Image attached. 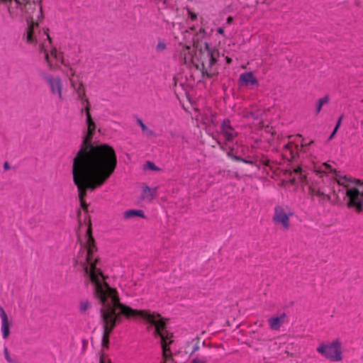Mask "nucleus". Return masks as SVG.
<instances>
[{"mask_svg":"<svg viewBox=\"0 0 363 363\" xmlns=\"http://www.w3.org/2000/svg\"><path fill=\"white\" fill-rule=\"evenodd\" d=\"M73 182L77 187L80 205L85 210L87 203L84 199L88 191H94L103 186L112 175V172L101 171L78 170L72 169Z\"/></svg>","mask_w":363,"mask_h":363,"instance_id":"obj_5","label":"nucleus"},{"mask_svg":"<svg viewBox=\"0 0 363 363\" xmlns=\"http://www.w3.org/2000/svg\"><path fill=\"white\" fill-rule=\"evenodd\" d=\"M191 363H193L192 361L191 362Z\"/></svg>","mask_w":363,"mask_h":363,"instance_id":"obj_50","label":"nucleus"},{"mask_svg":"<svg viewBox=\"0 0 363 363\" xmlns=\"http://www.w3.org/2000/svg\"><path fill=\"white\" fill-rule=\"evenodd\" d=\"M86 243H81L79 251L77 262L81 264L89 281L94 285V291L96 296L104 297L106 294L116 292V289L111 288L106 281L108 278L102 271L97 267L100 259L94 257V253L97 251L92 230L89 228L86 233Z\"/></svg>","mask_w":363,"mask_h":363,"instance_id":"obj_4","label":"nucleus"},{"mask_svg":"<svg viewBox=\"0 0 363 363\" xmlns=\"http://www.w3.org/2000/svg\"><path fill=\"white\" fill-rule=\"evenodd\" d=\"M239 80L242 84L244 85H252V86H259V82L257 79L255 77L252 72H246L244 73H242L240 75Z\"/></svg>","mask_w":363,"mask_h":363,"instance_id":"obj_16","label":"nucleus"},{"mask_svg":"<svg viewBox=\"0 0 363 363\" xmlns=\"http://www.w3.org/2000/svg\"><path fill=\"white\" fill-rule=\"evenodd\" d=\"M286 313H282L279 316L272 317L268 319V323L269 327L273 330H279L281 326L284 323V319L286 318Z\"/></svg>","mask_w":363,"mask_h":363,"instance_id":"obj_17","label":"nucleus"},{"mask_svg":"<svg viewBox=\"0 0 363 363\" xmlns=\"http://www.w3.org/2000/svg\"><path fill=\"white\" fill-rule=\"evenodd\" d=\"M0 317L1 319V330L2 333V337L4 339H6L10 335L11 323L9 321L6 313L1 306H0Z\"/></svg>","mask_w":363,"mask_h":363,"instance_id":"obj_15","label":"nucleus"},{"mask_svg":"<svg viewBox=\"0 0 363 363\" xmlns=\"http://www.w3.org/2000/svg\"><path fill=\"white\" fill-rule=\"evenodd\" d=\"M162 363H167V362H162Z\"/></svg>","mask_w":363,"mask_h":363,"instance_id":"obj_49","label":"nucleus"},{"mask_svg":"<svg viewBox=\"0 0 363 363\" xmlns=\"http://www.w3.org/2000/svg\"><path fill=\"white\" fill-rule=\"evenodd\" d=\"M324 166H325V169L330 171L335 177V180L333 181L332 183H333V182L337 183L338 182H340L341 177H344L345 176V175L342 176V174H340V172L337 171L336 169H333V167L328 163H324Z\"/></svg>","mask_w":363,"mask_h":363,"instance_id":"obj_23","label":"nucleus"},{"mask_svg":"<svg viewBox=\"0 0 363 363\" xmlns=\"http://www.w3.org/2000/svg\"><path fill=\"white\" fill-rule=\"evenodd\" d=\"M302 171L303 170H302V168L301 167H297L294 169L295 173L297 174H299L300 177H301V180H303V179H305L306 177L302 175Z\"/></svg>","mask_w":363,"mask_h":363,"instance_id":"obj_35","label":"nucleus"},{"mask_svg":"<svg viewBox=\"0 0 363 363\" xmlns=\"http://www.w3.org/2000/svg\"><path fill=\"white\" fill-rule=\"evenodd\" d=\"M5 4L11 18L23 20V3L20 0H13L11 3L9 2Z\"/></svg>","mask_w":363,"mask_h":363,"instance_id":"obj_11","label":"nucleus"},{"mask_svg":"<svg viewBox=\"0 0 363 363\" xmlns=\"http://www.w3.org/2000/svg\"><path fill=\"white\" fill-rule=\"evenodd\" d=\"M298 147L293 143L284 145L282 155L289 161L295 160L298 157Z\"/></svg>","mask_w":363,"mask_h":363,"instance_id":"obj_13","label":"nucleus"},{"mask_svg":"<svg viewBox=\"0 0 363 363\" xmlns=\"http://www.w3.org/2000/svg\"><path fill=\"white\" fill-rule=\"evenodd\" d=\"M91 308V303L88 300H82L79 303V310L81 313H84Z\"/></svg>","mask_w":363,"mask_h":363,"instance_id":"obj_25","label":"nucleus"},{"mask_svg":"<svg viewBox=\"0 0 363 363\" xmlns=\"http://www.w3.org/2000/svg\"><path fill=\"white\" fill-rule=\"evenodd\" d=\"M191 361L193 363H206L207 359L205 357H202L201 358L196 357L193 359Z\"/></svg>","mask_w":363,"mask_h":363,"instance_id":"obj_34","label":"nucleus"},{"mask_svg":"<svg viewBox=\"0 0 363 363\" xmlns=\"http://www.w3.org/2000/svg\"><path fill=\"white\" fill-rule=\"evenodd\" d=\"M221 133L225 138V140L228 142L233 141V139L236 137L237 133L234 130V128L230 125V121L229 119H224L221 123L220 126Z\"/></svg>","mask_w":363,"mask_h":363,"instance_id":"obj_14","label":"nucleus"},{"mask_svg":"<svg viewBox=\"0 0 363 363\" xmlns=\"http://www.w3.org/2000/svg\"><path fill=\"white\" fill-rule=\"evenodd\" d=\"M23 20H26L28 24L33 23L35 20L38 19L42 14L41 7L34 1L32 2L27 1L23 3Z\"/></svg>","mask_w":363,"mask_h":363,"instance_id":"obj_9","label":"nucleus"},{"mask_svg":"<svg viewBox=\"0 0 363 363\" xmlns=\"http://www.w3.org/2000/svg\"><path fill=\"white\" fill-rule=\"evenodd\" d=\"M337 132V130L334 128L333 132L331 133V134L330 135V136L328 138V140H331L335 137V135H336Z\"/></svg>","mask_w":363,"mask_h":363,"instance_id":"obj_40","label":"nucleus"},{"mask_svg":"<svg viewBox=\"0 0 363 363\" xmlns=\"http://www.w3.org/2000/svg\"><path fill=\"white\" fill-rule=\"evenodd\" d=\"M26 42L30 44H36L38 40L35 35V29L32 26H29L26 29V33L24 34Z\"/></svg>","mask_w":363,"mask_h":363,"instance_id":"obj_22","label":"nucleus"},{"mask_svg":"<svg viewBox=\"0 0 363 363\" xmlns=\"http://www.w3.org/2000/svg\"><path fill=\"white\" fill-rule=\"evenodd\" d=\"M156 49L157 51H160V50H163L166 49L165 43H162V42L158 43V44L157 45Z\"/></svg>","mask_w":363,"mask_h":363,"instance_id":"obj_36","label":"nucleus"},{"mask_svg":"<svg viewBox=\"0 0 363 363\" xmlns=\"http://www.w3.org/2000/svg\"><path fill=\"white\" fill-rule=\"evenodd\" d=\"M217 32L223 35H224V33H225V30H224V28H222V27H220L217 29Z\"/></svg>","mask_w":363,"mask_h":363,"instance_id":"obj_42","label":"nucleus"},{"mask_svg":"<svg viewBox=\"0 0 363 363\" xmlns=\"http://www.w3.org/2000/svg\"><path fill=\"white\" fill-rule=\"evenodd\" d=\"M317 352L322 356L333 362L341 361L342 359L341 351V342L339 340H335L328 345L321 344L318 348Z\"/></svg>","mask_w":363,"mask_h":363,"instance_id":"obj_7","label":"nucleus"},{"mask_svg":"<svg viewBox=\"0 0 363 363\" xmlns=\"http://www.w3.org/2000/svg\"><path fill=\"white\" fill-rule=\"evenodd\" d=\"M72 86H73L74 89L75 90V91L77 94V99L79 100L84 101L87 104L86 107L84 108V110L86 111V123L87 125L86 130H89V132L95 133L96 127V124H95L94 121H93L91 116L90 114V112H89V111H90L89 101L87 99H84L85 91L83 89V84H82V83H80L79 84V86L77 87L75 86V84L73 82H72Z\"/></svg>","mask_w":363,"mask_h":363,"instance_id":"obj_8","label":"nucleus"},{"mask_svg":"<svg viewBox=\"0 0 363 363\" xmlns=\"http://www.w3.org/2000/svg\"><path fill=\"white\" fill-rule=\"evenodd\" d=\"M41 77L49 84L52 94H57L59 99H62V84L61 79L59 77H53L51 74L42 73Z\"/></svg>","mask_w":363,"mask_h":363,"instance_id":"obj_10","label":"nucleus"},{"mask_svg":"<svg viewBox=\"0 0 363 363\" xmlns=\"http://www.w3.org/2000/svg\"><path fill=\"white\" fill-rule=\"evenodd\" d=\"M123 217L125 219H129L133 217H140L146 218V216L143 210L140 209H130L123 213Z\"/></svg>","mask_w":363,"mask_h":363,"instance_id":"obj_21","label":"nucleus"},{"mask_svg":"<svg viewBox=\"0 0 363 363\" xmlns=\"http://www.w3.org/2000/svg\"><path fill=\"white\" fill-rule=\"evenodd\" d=\"M99 363H106L104 357L100 358Z\"/></svg>","mask_w":363,"mask_h":363,"instance_id":"obj_47","label":"nucleus"},{"mask_svg":"<svg viewBox=\"0 0 363 363\" xmlns=\"http://www.w3.org/2000/svg\"><path fill=\"white\" fill-rule=\"evenodd\" d=\"M227 155L228 157H230V159H232L233 160H234L235 162H242L243 163L252 164V165L255 164V162L252 160H249L247 158L242 157V156H240V155H235L234 154V149L229 150L227 152Z\"/></svg>","mask_w":363,"mask_h":363,"instance_id":"obj_20","label":"nucleus"},{"mask_svg":"<svg viewBox=\"0 0 363 363\" xmlns=\"http://www.w3.org/2000/svg\"><path fill=\"white\" fill-rule=\"evenodd\" d=\"M145 167L148 169L153 170V171H157L160 169L158 167H157L155 163L150 161H147L145 163Z\"/></svg>","mask_w":363,"mask_h":363,"instance_id":"obj_28","label":"nucleus"},{"mask_svg":"<svg viewBox=\"0 0 363 363\" xmlns=\"http://www.w3.org/2000/svg\"><path fill=\"white\" fill-rule=\"evenodd\" d=\"M322 107L319 104L317 103V106H316V114H318L322 109Z\"/></svg>","mask_w":363,"mask_h":363,"instance_id":"obj_44","label":"nucleus"},{"mask_svg":"<svg viewBox=\"0 0 363 363\" xmlns=\"http://www.w3.org/2000/svg\"><path fill=\"white\" fill-rule=\"evenodd\" d=\"M11 168L8 162H5L4 164V170H8Z\"/></svg>","mask_w":363,"mask_h":363,"instance_id":"obj_43","label":"nucleus"},{"mask_svg":"<svg viewBox=\"0 0 363 363\" xmlns=\"http://www.w3.org/2000/svg\"><path fill=\"white\" fill-rule=\"evenodd\" d=\"M206 35H207V33L203 28H200L198 32H196V34L193 38V41H194V46L196 49H199L201 47H203L201 45V43L202 42L203 39H205L206 38Z\"/></svg>","mask_w":363,"mask_h":363,"instance_id":"obj_19","label":"nucleus"},{"mask_svg":"<svg viewBox=\"0 0 363 363\" xmlns=\"http://www.w3.org/2000/svg\"><path fill=\"white\" fill-rule=\"evenodd\" d=\"M186 10H187L188 14H189L191 20L192 21H196L197 20V14L192 12L189 7H186Z\"/></svg>","mask_w":363,"mask_h":363,"instance_id":"obj_33","label":"nucleus"},{"mask_svg":"<svg viewBox=\"0 0 363 363\" xmlns=\"http://www.w3.org/2000/svg\"><path fill=\"white\" fill-rule=\"evenodd\" d=\"M50 53H51V55L57 61H60V63L64 65V66H67V63L65 62L64 58L61 55H59L58 53H57V50L55 48H52L51 51H50Z\"/></svg>","mask_w":363,"mask_h":363,"instance_id":"obj_26","label":"nucleus"},{"mask_svg":"<svg viewBox=\"0 0 363 363\" xmlns=\"http://www.w3.org/2000/svg\"><path fill=\"white\" fill-rule=\"evenodd\" d=\"M137 123L140 125L142 129V131L146 134L147 137H152L155 135V133L153 130L149 129L147 126L143 123L142 119L137 118Z\"/></svg>","mask_w":363,"mask_h":363,"instance_id":"obj_24","label":"nucleus"},{"mask_svg":"<svg viewBox=\"0 0 363 363\" xmlns=\"http://www.w3.org/2000/svg\"><path fill=\"white\" fill-rule=\"evenodd\" d=\"M343 118H344V115L342 114V115H341L339 117V118H338V120H337V121L336 123V125H335L334 128H335L336 130H338V129H339V128H340V126L341 125V123H342V121Z\"/></svg>","mask_w":363,"mask_h":363,"instance_id":"obj_38","label":"nucleus"},{"mask_svg":"<svg viewBox=\"0 0 363 363\" xmlns=\"http://www.w3.org/2000/svg\"><path fill=\"white\" fill-rule=\"evenodd\" d=\"M4 357H5L6 360L8 362H9V363H18V359H17V357L16 356L11 357L9 354L8 348L6 347H4Z\"/></svg>","mask_w":363,"mask_h":363,"instance_id":"obj_27","label":"nucleus"},{"mask_svg":"<svg viewBox=\"0 0 363 363\" xmlns=\"http://www.w3.org/2000/svg\"><path fill=\"white\" fill-rule=\"evenodd\" d=\"M311 194L320 197L319 203L321 204L328 201L333 205L347 204L359 213L363 211V182L350 176H345L337 183H332L328 192L320 189H312Z\"/></svg>","mask_w":363,"mask_h":363,"instance_id":"obj_3","label":"nucleus"},{"mask_svg":"<svg viewBox=\"0 0 363 363\" xmlns=\"http://www.w3.org/2000/svg\"><path fill=\"white\" fill-rule=\"evenodd\" d=\"M160 5L159 6V8L162 9L168 8L171 6L169 0H160Z\"/></svg>","mask_w":363,"mask_h":363,"instance_id":"obj_31","label":"nucleus"},{"mask_svg":"<svg viewBox=\"0 0 363 363\" xmlns=\"http://www.w3.org/2000/svg\"><path fill=\"white\" fill-rule=\"evenodd\" d=\"M234 18L232 16H228L226 19V23L227 24H232L233 23Z\"/></svg>","mask_w":363,"mask_h":363,"instance_id":"obj_41","label":"nucleus"},{"mask_svg":"<svg viewBox=\"0 0 363 363\" xmlns=\"http://www.w3.org/2000/svg\"><path fill=\"white\" fill-rule=\"evenodd\" d=\"M94 132L86 130L80 148L73 160L72 169L113 173L117 166V156L108 144L94 145Z\"/></svg>","mask_w":363,"mask_h":363,"instance_id":"obj_2","label":"nucleus"},{"mask_svg":"<svg viewBox=\"0 0 363 363\" xmlns=\"http://www.w3.org/2000/svg\"><path fill=\"white\" fill-rule=\"evenodd\" d=\"M103 296H96L102 306L100 308V315L104 322L101 340L103 347H108L110 335L117 324L121 322V318L116 313V310H118L120 313L128 319L139 318L150 324L147 327L148 330L151 326H154L153 335L155 337H160L163 354L165 356L170 352L172 335L166 330L167 323L160 313L149 310L134 309L121 303L117 291L106 294Z\"/></svg>","mask_w":363,"mask_h":363,"instance_id":"obj_1","label":"nucleus"},{"mask_svg":"<svg viewBox=\"0 0 363 363\" xmlns=\"http://www.w3.org/2000/svg\"><path fill=\"white\" fill-rule=\"evenodd\" d=\"M329 100H330V98H329L328 95H326L324 97L320 99L318 101V104H319L321 106H323V105L328 104L329 102Z\"/></svg>","mask_w":363,"mask_h":363,"instance_id":"obj_32","label":"nucleus"},{"mask_svg":"<svg viewBox=\"0 0 363 363\" xmlns=\"http://www.w3.org/2000/svg\"><path fill=\"white\" fill-rule=\"evenodd\" d=\"M157 188H150L145 186L142 190L141 199L151 202L157 195Z\"/></svg>","mask_w":363,"mask_h":363,"instance_id":"obj_18","label":"nucleus"},{"mask_svg":"<svg viewBox=\"0 0 363 363\" xmlns=\"http://www.w3.org/2000/svg\"><path fill=\"white\" fill-rule=\"evenodd\" d=\"M248 116L255 120H257L259 118V113L257 112L250 111L248 113Z\"/></svg>","mask_w":363,"mask_h":363,"instance_id":"obj_37","label":"nucleus"},{"mask_svg":"<svg viewBox=\"0 0 363 363\" xmlns=\"http://www.w3.org/2000/svg\"><path fill=\"white\" fill-rule=\"evenodd\" d=\"M233 149H234V154L235 155L242 156V155L244 154L245 147L243 146H241L240 147H237V148H235L234 147H232L231 148H230V150H233Z\"/></svg>","mask_w":363,"mask_h":363,"instance_id":"obj_30","label":"nucleus"},{"mask_svg":"<svg viewBox=\"0 0 363 363\" xmlns=\"http://www.w3.org/2000/svg\"><path fill=\"white\" fill-rule=\"evenodd\" d=\"M225 60H226V63H227L228 65L231 64V63H232V62H233L232 59H231L230 57H225Z\"/></svg>","mask_w":363,"mask_h":363,"instance_id":"obj_45","label":"nucleus"},{"mask_svg":"<svg viewBox=\"0 0 363 363\" xmlns=\"http://www.w3.org/2000/svg\"><path fill=\"white\" fill-rule=\"evenodd\" d=\"M198 50H199V61L201 64L202 74L211 78L212 74L208 72V69H211L217 63L220 56L219 51L211 48L207 42L203 43V47H201Z\"/></svg>","mask_w":363,"mask_h":363,"instance_id":"obj_6","label":"nucleus"},{"mask_svg":"<svg viewBox=\"0 0 363 363\" xmlns=\"http://www.w3.org/2000/svg\"><path fill=\"white\" fill-rule=\"evenodd\" d=\"M45 34L47 35V39L49 41V43L50 44L51 43V38L50 37V35L47 33H45Z\"/></svg>","mask_w":363,"mask_h":363,"instance_id":"obj_46","label":"nucleus"},{"mask_svg":"<svg viewBox=\"0 0 363 363\" xmlns=\"http://www.w3.org/2000/svg\"><path fill=\"white\" fill-rule=\"evenodd\" d=\"M292 215L291 213L286 214L283 208V207L280 206H277L274 208V215L273 216V220L275 223H279L282 224L285 229H289V216Z\"/></svg>","mask_w":363,"mask_h":363,"instance_id":"obj_12","label":"nucleus"},{"mask_svg":"<svg viewBox=\"0 0 363 363\" xmlns=\"http://www.w3.org/2000/svg\"><path fill=\"white\" fill-rule=\"evenodd\" d=\"M190 29L192 30H194L195 28H194V26H192V27L190 28Z\"/></svg>","mask_w":363,"mask_h":363,"instance_id":"obj_48","label":"nucleus"},{"mask_svg":"<svg viewBox=\"0 0 363 363\" xmlns=\"http://www.w3.org/2000/svg\"><path fill=\"white\" fill-rule=\"evenodd\" d=\"M39 47H40V52H43L45 54V58L46 61L48 63H50L49 55H48V50L45 48V46L44 45V44H40Z\"/></svg>","mask_w":363,"mask_h":363,"instance_id":"obj_29","label":"nucleus"},{"mask_svg":"<svg viewBox=\"0 0 363 363\" xmlns=\"http://www.w3.org/2000/svg\"><path fill=\"white\" fill-rule=\"evenodd\" d=\"M199 350V342H196L195 345L193 346V349H192V351H191V354L194 352H196V351H198Z\"/></svg>","mask_w":363,"mask_h":363,"instance_id":"obj_39","label":"nucleus"}]
</instances>
